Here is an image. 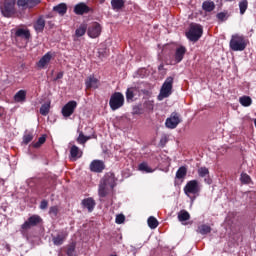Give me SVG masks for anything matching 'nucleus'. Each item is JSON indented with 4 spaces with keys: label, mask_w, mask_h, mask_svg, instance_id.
<instances>
[{
    "label": "nucleus",
    "mask_w": 256,
    "mask_h": 256,
    "mask_svg": "<svg viewBox=\"0 0 256 256\" xmlns=\"http://www.w3.org/2000/svg\"><path fill=\"white\" fill-rule=\"evenodd\" d=\"M185 53H187V48L185 46H180L176 48L175 54H174V61L175 63H181L185 57Z\"/></svg>",
    "instance_id": "obj_16"
},
{
    "label": "nucleus",
    "mask_w": 256,
    "mask_h": 256,
    "mask_svg": "<svg viewBox=\"0 0 256 256\" xmlns=\"http://www.w3.org/2000/svg\"><path fill=\"white\" fill-rule=\"evenodd\" d=\"M43 222V219L39 215H32L30 216L27 221H25L21 225L22 231H29L31 227H37V225L41 224Z\"/></svg>",
    "instance_id": "obj_6"
},
{
    "label": "nucleus",
    "mask_w": 256,
    "mask_h": 256,
    "mask_svg": "<svg viewBox=\"0 0 256 256\" xmlns=\"http://www.w3.org/2000/svg\"><path fill=\"white\" fill-rule=\"evenodd\" d=\"M154 108H155L154 101L147 100L146 102H144V109H146V111H153Z\"/></svg>",
    "instance_id": "obj_42"
},
{
    "label": "nucleus",
    "mask_w": 256,
    "mask_h": 256,
    "mask_svg": "<svg viewBox=\"0 0 256 256\" xmlns=\"http://www.w3.org/2000/svg\"><path fill=\"white\" fill-rule=\"evenodd\" d=\"M91 8L87 6L85 3H79L74 7V13L76 15H85V13H89Z\"/></svg>",
    "instance_id": "obj_20"
},
{
    "label": "nucleus",
    "mask_w": 256,
    "mask_h": 256,
    "mask_svg": "<svg viewBox=\"0 0 256 256\" xmlns=\"http://www.w3.org/2000/svg\"><path fill=\"white\" fill-rule=\"evenodd\" d=\"M138 169L144 173H153V168L149 167L147 162L140 163Z\"/></svg>",
    "instance_id": "obj_33"
},
{
    "label": "nucleus",
    "mask_w": 256,
    "mask_h": 256,
    "mask_svg": "<svg viewBox=\"0 0 256 256\" xmlns=\"http://www.w3.org/2000/svg\"><path fill=\"white\" fill-rule=\"evenodd\" d=\"M148 227H150V229H157V227H159V221H157V218L150 216L148 218Z\"/></svg>",
    "instance_id": "obj_36"
},
{
    "label": "nucleus",
    "mask_w": 256,
    "mask_h": 256,
    "mask_svg": "<svg viewBox=\"0 0 256 256\" xmlns=\"http://www.w3.org/2000/svg\"><path fill=\"white\" fill-rule=\"evenodd\" d=\"M0 117H1V114H0Z\"/></svg>",
    "instance_id": "obj_56"
},
{
    "label": "nucleus",
    "mask_w": 256,
    "mask_h": 256,
    "mask_svg": "<svg viewBox=\"0 0 256 256\" xmlns=\"http://www.w3.org/2000/svg\"><path fill=\"white\" fill-rule=\"evenodd\" d=\"M105 170V162L103 160H93L90 163V171L92 173H103Z\"/></svg>",
    "instance_id": "obj_12"
},
{
    "label": "nucleus",
    "mask_w": 256,
    "mask_h": 256,
    "mask_svg": "<svg viewBox=\"0 0 256 256\" xmlns=\"http://www.w3.org/2000/svg\"><path fill=\"white\" fill-rule=\"evenodd\" d=\"M240 181L243 183V185H249L251 183V176L247 173H242L240 175Z\"/></svg>",
    "instance_id": "obj_40"
},
{
    "label": "nucleus",
    "mask_w": 256,
    "mask_h": 256,
    "mask_svg": "<svg viewBox=\"0 0 256 256\" xmlns=\"http://www.w3.org/2000/svg\"><path fill=\"white\" fill-rule=\"evenodd\" d=\"M77 245L72 242L67 246V250H66V255L67 256H75V249H76Z\"/></svg>",
    "instance_id": "obj_38"
},
{
    "label": "nucleus",
    "mask_w": 256,
    "mask_h": 256,
    "mask_svg": "<svg viewBox=\"0 0 256 256\" xmlns=\"http://www.w3.org/2000/svg\"><path fill=\"white\" fill-rule=\"evenodd\" d=\"M41 3V0H17V5L21 9H34Z\"/></svg>",
    "instance_id": "obj_11"
},
{
    "label": "nucleus",
    "mask_w": 256,
    "mask_h": 256,
    "mask_svg": "<svg viewBox=\"0 0 256 256\" xmlns=\"http://www.w3.org/2000/svg\"><path fill=\"white\" fill-rule=\"evenodd\" d=\"M67 239V233L65 232H59L56 235H52V243L56 245V247H60V245H63Z\"/></svg>",
    "instance_id": "obj_14"
},
{
    "label": "nucleus",
    "mask_w": 256,
    "mask_h": 256,
    "mask_svg": "<svg viewBox=\"0 0 256 256\" xmlns=\"http://www.w3.org/2000/svg\"><path fill=\"white\" fill-rule=\"evenodd\" d=\"M101 182L104 185H106L107 187H110V189H114L115 188V174H110L108 176H105Z\"/></svg>",
    "instance_id": "obj_22"
},
{
    "label": "nucleus",
    "mask_w": 256,
    "mask_h": 256,
    "mask_svg": "<svg viewBox=\"0 0 256 256\" xmlns=\"http://www.w3.org/2000/svg\"><path fill=\"white\" fill-rule=\"evenodd\" d=\"M50 109H51V102L42 104V106L40 107V114H42L43 117H47V115H49Z\"/></svg>",
    "instance_id": "obj_30"
},
{
    "label": "nucleus",
    "mask_w": 256,
    "mask_h": 256,
    "mask_svg": "<svg viewBox=\"0 0 256 256\" xmlns=\"http://www.w3.org/2000/svg\"><path fill=\"white\" fill-rule=\"evenodd\" d=\"M202 9H203V11H206V13H211V11H215V2L204 1L202 3Z\"/></svg>",
    "instance_id": "obj_26"
},
{
    "label": "nucleus",
    "mask_w": 256,
    "mask_h": 256,
    "mask_svg": "<svg viewBox=\"0 0 256 256\" xmlns=\"http://www.w3.org/2000/svg\"><path fill=\"white\" fill-rule=\"evenodd\" d=\"M89 139H91V136H85L83 132H80L76 141L79 145H85Z\"/></svg>",
    "instance_id": "obj_35"
},
{
    "label": "nucleus",
    "mask_w": 256,
    "mask_h": 256,
    "mask_svg": "<svg viewBox=\"0 0 256 256\" xmlns=\"http://www.w3.org/2000/svg\"><path fill=\"white\" fill-rule=\"evenodd\" d=\"M17 0H4L3 5L0 6V11L4 17H11L15 15V3Z\"/></svg>",
    "instance_id": "obj_5"
},
{
    "label": "nucleus",
    "mask_w": 256,
    "mask_h": 256,
    "mask_svg": "<svg viewBox=\"0 0 256 256\" xmlns=\"http://www.w3.org/2000/svg\"><path fill=\"white\" fill-rule=\"evenodd\" d=\"M249 7V2L247 0H242L239 2L240 15H245V11Z\"/></svg>",
    "instance_id": "obj_37"
},
{
    "label": "nucleus",
    "mask_w": 256,
    "mask_h": 256,
    "mask_svg": "<svg viewBox=\"0 0 256 256\" xmlns=\"http://www.w3.org/2000/svg\"><path fill=\"white\" fill-rule=\"evenodd\" d=\"M189 219H191V214H189L187 212V210H181L179 213H178V220L180 222H183V221H189Z\"/></svg>",
    "instance_id": "obj_31"
},
{
    "label": "nucleus",
    "mask_w": 256,
    "mask_h": 256,
    "mask_svg": "<svg viewBox=\"0 0 256 256\" xmlns=\"http://www.w3.org/2000/svg\"><path fill=\"white\" fill-rule=\"evenodd\" d=\"M27 99V91L25 90H19L15 95H14V101L16 103H24Z\"/></svg>",
    "instance_id": "obj_23"
},
{
    "label": "nucleus",
    "mask_w": 256,
    "mask_h": 256,
    "mask_svg": "<svg viewBox=\"0 0 256 256\" xmlns=\"http://www.w3.org/2000/svg\"><path fill=\"white\" fill-rule=\"evenodd\" d=\"M65 75V72L61 71L59 72L56 77L53 79V81H59V79H63V76Z\"/></svg>",
    "instance_id": "obj_50"
},
{
    "label": "nucleus",
    "mask_w": 256,
    "mask_h": 256,
    "mask_svg": "<svg viewBox=\"0 0 256 256\" xmlns=\"http://www.w3.org/2000/svg\"><path fill=\"white\" fill-rule=\"evenodd\" d=\"M86 89H99V79L94 75H90L85 80Z\"/></svg>",
    "instance_id": "obj_15"
},
{
    "label": "nucleus",
    "mask_w": 256,
    "mask_h": 256,
    "mask_svg": "<svg viewBox=\"0 0 256 256\" xmlns=\"http://www.w3.org/2000/svg\"><path fill=\"white\" fill-rule=\"evenodd\" d=\"M53 11H55V13H58V15H65V13H67V4L65 3H60L56 6L53 7Z\"/></svg>",
    "instance_id": "obj_25"
},
{
    "label": "nucleus",
    "mask_w": 256,
    "mask_h": 256,
    "mask_svg": "<svg viewBox=\"0 0 256 256\" xmlns=\"http://www.w3.org/2000/svg\"><path fill=\"white\" fill-rule=\"evenodd\" d=\"M47 141V137L45 135L41 136L36 143L33 144L35 149H39L41 145H43Z\"/></svg>",
    "instance_id": "obj_43"
},
{
    "label": "nucleus",
    "mask_w": 256,
    "mask_h": 256,
    "mask_svg": "<svg viewBox=\"0 0 256 256\" xmlns=\"http://www.w3.org/2000/svg\"><path fill=\"white\" fill-rule=\"evenodd\" d=\"M101 31V24H99L98 22H94L88 27L87 33L91 37V39H97V37L101 35Z\"/></svg>",
    "instance_id": "obj_10"
},
{
    "label": "nucleus",
    "mask_w": 256,
    "mask_h": 256,
    "mask_svg": "<svg viewBox=\"0 0 256 256\" xmlns=\"http://www.w3.org/2000/svg\"><path fill=\"white\" fill-rule=\"evenodd\" d=\"M144 111L141 106H134L132 109V115H143Z\"/></svg>",
    "instance_id": "obj_46"
},
{
    "label": "nucleus",
    "mask_w": 256,
    "mask_h": 256,
    "mask_svg": "<svg viewBox=\"0 0 256 256\" xmlns=\"http://www.w3.org/2000/svg\"><path fill=\"white\" fill-rule=\"evenodd\" d=\"M239 103L242 105V107H251L253 100L249 96H242L239 98Z\"/></svg>",
    "instance_id": "obj_29"
},
{
    "label": "nucleus",
    "mask_w": 256,
    "mask_h": 256,
    "mask_svg": "<svg viewBox=\"0 0 256 256\" xmlns=\"http://www.w3.org/2000/svg\"><path fill=\"white\" fill-rule=\"evenodd\" d=\"M110 256H117V254H111Z\"/></svg>",
    "instance_id": "obj_55"
},
{
    "label": "nucleus",
    "mask_w": 256,
    "mask_h": 256,
    "mask_svg": "<svg viewBox=\"0 0 256 256\" xmlns=\"http://www.w3.org/2000/svg\"><path fill=\"white\" fill-rule=\"evenodd\" d=\"M113 11H121L125 7V0H111Z\"/></svg>",
    "instance_id": "obj_24"
},
{
    "label": "nucleus",
    "mask_w": 256,
    "mask_h": 256,
    "mask_svg": "<svg viewBox=\"0 0 256 256\" xmlns=\"http://www.w3.org/2000/svg\"><path fill=\"white\" fill-rule=\"evenodd\" d=\"M179 123H181V115L177 112H172L170 117L166 119L165 126L167 129H177Z\"/></svg>",
    "instance_id": "obj_8"
},
{
    "label": "nucleus",
    "mask_w": 256,
    "mask_h": 256,
    "mask_svg": "<svg viewBox=\"0 0 256 256\" xmlns=\"http://www.w3.org/2000/svg\"><path fill=\"white\" fill-rule=\"evenodd\" d=\"M100 3H101V4L105 3V0H100Z\"/></svg>",
    "instance_id": "obj_53"
},
{
    "label": "nucleus",
    "mask_w": 256,
    "mask_h": 256,
    "mask_svg": "<svg viewBox=\"0 0 256 256\" xmlns=\"http://www.w3.org/2000/svg\"><path fill=\"white\" fill-rule=\"evenodd\" d=\"M49 215L51 217H57V215H59V206H51L49 209Z\"/></svg>",
    "instance_id": "obj_44"
},
{
    "label": "nucleus",
    "mask_w": 256,
    "mask_h": 256,
    "mask_svg": "<svg viewBox=\"0 0 256 256\" xmlns=\"http://www.w3.org/2000/svg\"><path fill=\"white\" fill-rule=\"evenodd\" d=\"M14 35L19 39H25V41L31 39V31H29V29L18 28Z\"/></svg>",
    "instance_id": "obj_17"
},
{
    "label": "nucleus",
    "mask_w": 256,
    "mask_h": 256,
    "mask_svg": "<svg viewBox=\"0 0 256 256\" xmlns=\"http://www.w3.org/2000/svg\"><path fill=\"white\" fill-rule=\"evenodd\" d=\"M198 175L202 179L205 178V177H209V168H207V167L198 168Z\"/></svg>",
    "instance_id": "obj_41"
},
{
    "label": "nucleus",
    "mask_w": 256,
    "mask_h": 256,
    "mask_svg": "<svg viewBox=\"0 0 256 256\" xmlns=\"http://www.w3.org/2000/svg\"><path fill=\"white\" fill-rule=\"evenodd\" d=\"M186 37L192 43H197L200 37H203V26L201 24H191L189 31L186 32Z\"/></svg>",
    "instance_id": "obj_3"
},
{
    "label": "nucleus",
    "mask_w": 256,
    "mask_h": 256,
    "mask_svg": "<svg viewBox=\"0 0 256 256\" xmlns=\"http://www.w3.org/2000/svg\"><path fill=\"white\" fill-rule=\"evenodd\" d=\"M82 205L83 207L88 209L89 213H93V209H95V205H97V203H95V200L93 198H86L82 200Z\"/></svg>",
    "instance_id": "obj_21"
},
{
    "label": "nucleus",
    "mask_w": 256,
    "mask_h": 256,
    "mask_svg": "<svg viewBox=\"0 0 256 256\" xmlns=\"http://www.w3.org/2000/svg\"><path fill=\"white\" fill-rule=\"evenodd\" d=\"M248 40L241 34H234L231 37L229 47L231 51H245Z\"/></svg>",
    "instance_id": "obj_1"
},
{
    "label": "nucleus",
    "mask_w": 256,
    "mask_h": 256,
    "mask_svg": "<svg viewBox=\"0 0 256 256\" xmlns=\"http://www.w3.org/2000/svg\"><path fill=\"white\" fill-rule=\"evenodd\" d=\"M173 81L174 78L172 76H169L164 81L160 93L158 95V100L163 101V99H167L172 93H173Z\"/></svg>",
    "instance_id": "obj_2"
},
{
    "label": "nucleus",
    "mask_w": 256,
    "mask_h": 256,
    "mask_svg": "<svg viewBox=\"0 0 256 256\" xmlns=\"http://www.w3.org/2000/svg\"><path fill=\"white\" fill-rule=\"evenodd\" d=\"M75 109H77V101L71 100L66 103L62 108V115L63 117H71L73 113H75Z\"/></svg>",
    "instance_id": "obj_9"
},
{
    "label": "nucleus",
    "mask_w": 256,
    "mask_h": 256,
    "mask_svg": "<svg viewBox=\"0 0 256 256\" xmlns=\"http://www.w3.org/2000/svg\"><path fill=\"white\" fill-rule=\"evenodd\" d=\"M204 181H205V183H207L208 185L211 184V179H210V178H205Z\"/></svg>",
    "instance_id": "obj_52"
},
{
    "label": "nucleus",
    "mask_w": 256,
    "mask_h": 256,
    "mask_svg": "<svg viewBox=\"0 0 256 256\" xmlns=\"http://www.w3.org/2000/svg\"><path fill=\"white\" fill-rule=\"evenodd\" d=\"M51 59H53V52H47L38 62L37 67L39 69H45L49 63H51Z\"/></svg>",
    "instance_id": "obj_13"
},
{
    "label": "nucleus",
    "mask_w": 256,
    "mask_h": 256,
    "mask_svg": "<svg viewBox=\"0 0 256 256\" xmlns=\"http://www.w3.org/2000/svg\"><path fill=\"white\" fill-rule=\"evenodd\" d=\"M33 137H34L33 132L24 134L23 140H22L23 145H29V143H31V141H33Z\"/></svg>",
    "instance_id": "obj_39"
},
{
    "label": "nucleus",
    "mask_w": 256,
    "mask_h": 256,
    "mask_svg": "<svg viewBox=\"0 0 256 256\" xmlns=\"http://www.w3.org/2000/svg\"><path fill=\"white\" fill-rule=\"evenodd\" d=\"M34 29L36 33H43L45 31V17L43 15L37 18L34 23Z\"/></svg>",
    "instance_id": "obj_18"
},
{
    "label": "nucleus",
    "mask_w": 256,
    "mask_h": 256,
    "mask_svg": "<svg viewBox=\"0 0 256 256\" xmlns=\"http://www.w3.org/2000/svg\"><path fill=\"white\" fill-rule=\"evenodd\" d=\"M133 97H135V93L133 92V88H128L127 91H126L127 101H133Z\"/></svg>",
    "instance_id": "obj_45"
},
{
    "label": "nucleus",
    "mask_w": 256,
    "mask_h": 256,
    "mask_svg": "<svg viewBox=\"0 0 256 256\" xmlns=\"http://www.w3.org/2000/svg\"><path fill=\"white\" fill-rule=\"evenodd\" d=\"M70 157L72 161H77V159H81L83 157V151L76 145H73L70 148Z\"/></svg>",
    "instance_id": "obj_19"
},
{
    "label": "nucleus",
    "mask_w": 256,
    "mask_h": 256,
    "mask_svg": "<svg viewBox=\"0 0 256 256\" xmlns=\"http://www.w3.org/2000/svg\"><path fill=\"white\" fill-rule=\"evenodd\" d=\"M216 17L219 21H225V19H227V14L224 12H220L216 15Z\"/></svg>",
    "instance_id": "obj_48"
},
{
    "label": "nucleus",
    "mask_w": 256,
    "mask_h": 256,
    "mask_svg": "<svg viewBox=\"0 0 256 256\" xmlns=\"http://www.w3.org/2000/svg\"><path fill=\"white\" fill-rule=\"evenodd\" d=\"M109 189H111L109 186L101 182L98 189L99 197H105L106 195H109Z\"/></svg>",
    "instance_id": "obj_27"
},
{
    "label": "nucleus",
    "mask_w": 256,
    "mask_h": 256,
    "mask_svg": "<svg viewBox=\"0 0 256 256\" xmlns=\"http://www.w3.org/2000/svg\"><path fill=\"white\" fill-rule=\"evenodd\" d=\"M47 207H49V201L47 200H42L40 202V209H42L43 211H45V209H47Z\"/></svg>",
    "instance_id": "obj_49"
},
{
    "label": "nucleus",
    "mask_w": 256,
    "mask_h": 256,
    "mask_svg": "<svg viewBox=\"0 0 256 256\" xmlns=\"http://www.w3.org/2000/svg\"><path fill=\"white\" fill-rule=\"evenodd\" d=\"M116 223L121 225V223H125V216L123 214H119L116 216Z\"/></svg>",
    "instance_id": "obj_47"
},
{
    "label": "nucleus",
    "mask_w": 256,
    "mask_h": 256,
    "mask_svg": "<svg viewBox=\"0 0 256 256\" xmlns=\"http://www.w3.org/2000/svg\"><path fill=\"white\" fill-rule=\"evenodd\" d=\"M196 231L200 235H209V233H211L212 229H211V226H209L207 224H202V225L198 226Z\"/></svg>",
    "instance_id": "obj_28"
},
{
    "label": "nucleus",
    "mask_w": 256,
    "mask_h": 256,
    "mask_svg": "<svg viewBox=\"0 0 256 256\" xmlns=\"http://www.w3.org/2000/svg\"><path fill=\"white\" fill-rule=\"evenodd\" d=\"M163 69H165V66L163 64H160L158 66V71H163Z\"/></svg>",
    "instance_id": "obj_51"
},
{
    "label": "nucleus",
    "mask_w": 256,
    "mask_h": 256,
    "mask_svg": "<svg viewBox=\"0 0 256 256\" xmlns=\"http://www.w3.org/2000/svg\"><path fill=\"white\" fill-rule=\"evenodd\" d=\"M125 105V96L121 92H114L109 100V106L111 111H117Z\"/></svg>",
    "instance_id": "obj_4"
},
{
    "label": "nucleus",
    "mask_w": 256,
    "mask_h": 256,
    "mask_svg": "<svg viewBox=\"0 0 256 256\" xmlns=\"http://www.w3.org/2000/svg\"><path fill=\"white\" fill-rule=\"evenodd\" d=\"M225 1L232 2V1H235V0H225Z\"/></svg>",
    "instance_id": "obj_54"
},
{
    "label": "nucleus",
    "mask_w": 256,
    "mask_h": 256,
    "mask_svg": "<svg viewBox=\"0 0 256 256\" xmlns=\"http://www.w3.org/2000/svg\"><path fill=\"white\" fill-rule=\"evenodd\" d=\"M201 191V187H199V181L190 180L186 183L184 187V193L189 197V195H197Z\"/></svg>",
    "instance_id": "obj_7"
},
{
    "label": "nucleus",
    "mask_w": 256,
    "mask_h": 256,
    "mask_svg": "<svg viewBox=\"0 0 256 256\" xmlns=\"http://www.w3.org/2000/svg\"><path fill=\"white\" fill-rule=\"evenodd\" d=\"M87 33V24H81L75 31L76 37H83Z\"/></svg>",
    "instance_id": "obj_32"
},
{
    "label": "nucleus",
    "mask_w": 256,
    "mask_h": 256,
    "mask_svg": "<svg viewBox=\"0 0 256 256\" xmlns=\"http://www.w3.org/2000/svg\"><path fill=\"white\" fill-rule=\"evenodd\" d=\"M187 177V167L181 166L176 172V179H183Z\"/></svg>",
    "instance_id": "obj_34"
}]
</instances>
